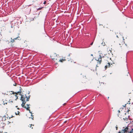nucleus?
Listing matches in <instances>:
<instances>
[{
	"mask_svg": "<svg viewBox=\"0 0 133 133\" xmlns=\"http://www.w3.org/2000/svg\"><path fill=\"white\" fill-rule=\"evenodd\" d=\"M8 94L7 95H11V97H14L15 98V99H18V97L19 95L21 96V99L22 101V103L21 104L22 107H24L25 106V104L26 102L28 101L30 99V96H27L26 94H21V91H18L17 92H15L12 91H9V92H8Z\"/></svg>",
	"mask_w": 133,
	"mask_h": 133,
	"instance_id": "obj_1",
	"label": "nucleus"
},
{
	"mask_svg": "<svg viewBox=\"0 0 133 133\" xmlns=\"http://www.w3.org/2000/svg\"><path fill=\"white\" fill-rule=\"evenodd\" d=\"M107 56H103V54L101 53H100V54L99 56H97L96 57L95 59L97 62V63L99 64H100L102 62V58H104V59L105 60L106 59Z\"/></svg>",
	"mask_w": 133,
	"mask_h": 133,
	"instance_id": "obj_2",
	"label": "nucleus"
},
{
	"mask_svg": "<svg viewBox=\"0 0 133 133\" xmlns=\"http://www.w3.org/2000/svg\"><path fill=\"white\" fill-rule=\"evenodd\" d=\"M30 105V104H27L26 105V106H24V107H22L23 108H25L26 109L29 111V112L31 114V116H32V112H31L30 110L29 109L30 107H29Z\"/></svg>",
	"mask_w": 133,
	"mask_h": 133,
	"instance_id": "obj_3",
	"label": "nucleus"
},
{
	"mask_svg": "<svg viewBox=\"0 0 133 133\" xmlns=\"http://www.w3.org/2000/svg\"><path fill=\"white\" fill-rule=\"evenodd\" d=\"M128 128V127H126L124 129H123L122 130L121 132L119 131L118 133H127Z\"/></svg>",
	"mask_w": 133,
	"mask_h": 133,
	"instance_id": "obj_4",
	"label": "nucleus"
},
{
	"mask_svg": "<svg viewBox=\"0 0 133 133\" xmlns=\"http://www.w3.org/2000/svg\"><path fill=\"white\" fill-rule=\"evenodd\" d=\"M5 125V124L3 123H0V130L4 129V127Z\"/></svg>",
	"mask_w": 133,
	"mask_h": 133,
	"instance_id": "obj_5",
	"label": "nucleus"
},
{
	"mask_svg": "<svg viewBox=\"0 0 133 133\" xmlns=\"http://www.w3.org/2000/svg\"><path fill=\"white\" fill-rule=\"evenodd\" d=\"M106 63H107L106 65H105V69H106L108 68H109L110 66V63L109 62H106Z\"/></svg>",
	"mask_w": 133,
	"mask_h": 133,
	"instance_id": "obj_6",
	"label": "nucleus"
},
{
	"mask_svg": "<svg viewBox=\"0 0 133 133\" xmlns=\"http://www.w3.org/2000/svg\"><path fill=\"white\" fill-rule=\"evenodd\" d=\"M105 55L106 56H107V59L105 60H106L108 62H109V61L110 60H111V58L109 56V55L107 54H106V55H104V56Z\"/></svg>",
	"mask_w": 133,
	"mask_h": 133,
	"instance_id": "obj_7",
	"label": "nucleus"
},
{
	"mask_svg": "<svg viewBox=\"0 0 133 133\" xmlns=\"http://www.w3.org/2000/svg\"><path fill=\"white\" fill-rule=\"evenodd\" d=\"M117 38H120L121 39H123V37H122V36L121 35L119 34L118 35H117Z\"/></svg>",
	"mask_w": 133,
	"mask_h": 133,
	"instance_id": "obj_8",
	"label": "nucleus"
},
{
	"mask_svg": "<svg viewBox=\"0 0 133 133\" xmlns=\"http://www.w3.org/2000/svg\"><path fill=\"white\" fill-rule=\"evenodd\" d=\"M8 103L10 105H12L14 103L12 100H10L8 102Z\"/></svg>",
	"mask_w": 133,
	"mask_h": 133,
	"instance_id": "obj_9",
	"label": "nucleus"
},
{
	"mask_svg": "<svg viewBox=\"0 0 133 133\" xmlns=\"http://www.w3.org/2000/svg\"><path fill=\"white\" fill-rule=\"evenodd\" d=\"M3 104L5 105V104H7L8 103V101L6 100H4L3 101Z\"/></svg>",
	"mask_w": 133,
	"mask_h": 133,
	"instance_id": "obj_10",
	"label": "nucleus"
},
{
	"mask_svg": "<svg viewBox=\"0 0 133 133\" xmlns=\"http://www.w3.org/2000/svg\"><path fill=\"white\" fill-rule=\"evenodd\" d=\"M65 60V59L63 58L60 59H59V61L60 62H63V61H64Z\"/></svg>",
	"mask_w": 133,
	"mask_h": 133,
	"instance_id": "obj_11",
	"label": "nucleus"
},
{
	"mask_svg": "<svg viewBox=\"0 0 133 133\" xmlns=\"http://www.w3.org/2000/svg\"><path fill=\"white\" fill-rule=\"evenodd\" d=\"M18 37H16V38H14V39H13V40H12V41H11V42L12 43H13L15 41V39H16Z\"/></svg>",
	"mask_w": 133,
	"mask_h": 133,
	"instance_id": "obj_12",
	"label": "nucleus"
},
{
	"mask_svg": "<svg viewBox=\"0 0 133 133\" xmlns=\"http://www.w3.org/2000/svg\"><path fill=\"white\" fill-rule=\"evenodd\" d=\"M53 56H56V55L55 54H54V55H53L52 56H51V57L52 59L54 60L55 59V58H54L53 57Z\"/></svg>",
	"mask_w": 133,
	"mask_h": 133,
	"instance_id": "obj_13",
	"label": "nucleus"
},
{
	"mask_svg": "<svg viewBox=\"0 0 133 133\" xmlns=\"http://www.w3.org/2000/svg\"><path fill=\"white\" fill-rule=\"evenodd\" d=\"M19 112L18 111H17V112H15L16 114V115H19Z\"/></svg>",
	"mask_w": 133,
	"mask_h": 133,
	"instance_id": "obj_14",
	"label": "nucleus"
},
{
	"mask_svg": "<svg viewBox=\"0 0 133 133\" xmlns=\"http://www.w3.org/2000/svg\"><path fill=\"white\" fill-rule=\"evenodd\" d=\"M17 84L16 83H15L13 84V85L14 86H16Z\"/></svg>",
	"mask_w": 133,
	"mask_h": 133,
	"instance_id": "obj_15",
	"label": "nucleus"
},
{
	"mask_svg": "<svg viewBox=\"0 0 133 133\" xmlns=\"http://www.w3.org/2000/svg\"><path fill=\"white\" fill-rule=\"evenodd\" d=\"M43 7H42V8H38V10H41L42 8Z\"/></svg>",
	"mask_w": 133,
	"mask_h": 133,
	"instance_id": "obj_16",
	"label": "nucleus"
},
{
	"mask_svg": "<svg viewBox=\"0 0 133 133\" xmlns=\"http://www.w3.org/2000/svg\"><path fill=\"white\" fill-rule=\"evenodd\" d=\"M46 1H44V2L43 3V4H46Z\"/></svg>",
	"mask_w": 133,
	"mask_h": 133,
	"instance_id": "obj_17",
	"label": "nucleus"
},
{
	"mask_svg": "<svg viewBox=\"0 0 133 133\" xmlns=\"http://www.w3.org/2000/svg\"><path fill=\"white\" fill-rule=\"evenodd\" d=\"M32 116V117H31V118H32V120H33L34 119V117H33V116Z\"/></svg>",
	"mask_w": 133,
	"mask_h": 133,
	"instance_id": "obj_18",
	"label": "nucleus"
},
{
	"mask_svg": "<svg viewBox=\"0 0 133 133\" xmlns=\"http://www.w3.org/2000/svg\"><path fill=\"white\" fill-rule=\"evenodd\" d=\"M0 133H3V131H2L1 130H0Z\"/></svg>",
	"mask_w": 133,
	"mask_h": 133,
	"instance_id": "obj_19",
	"label": "nucleus"
},
{
	"mask_svg": "<svg viewBox=\"0 0 133 133\" xmlns=\"http://www.w3.org/2000/svg\"><path fill=\"white\" fill-rule=\"evenodd\" d=\"M66 104V103H64V104H63V105H65Z\"/></svg>",
	"mask_w": 133,
	"mask_h": 133,
	"instance_id": "obj_20",
	"label": "nucleus"
},
{
	"mask_svg": "<svg viewBox=\"0 0 133 133\" xmlns=\"http://www.w3.org/2000/svg\"><path fill=\"white\" fill-rule=\"evenodd\" d=\"M93 44V42H92L90 44L91 45H92Z\"/></svg>",
	"mask_w": 133,
	"mask_h": 133,
	"instance_id": "obj_21",
	"label": "nucleus"
},
{
	"mask_svg": "<svg viewBox=\"0 0 133 133\" xmlns=\"http://www.w3.org/2000/svg\"><path fill=\"white\" fill-rule=\"evenodd\" d=\"M9 122V123H8V124H10V123H11L10 122Z\"/></svg>",
	"mask_w": 133,
	"mask_h": 133,
	"instance_id": "obj_22",
	"label": "nucleus"
},
{
	"mask_svg": "<svg viewBox=\"0 0 133 133\" xmlns=\"http://www.w3.org/2000/svg\"><path fill=\"white\" fill-rule=\"evenodd\" d=\"M116 129L117 130V128H118V127H116Z\"/></svg>",
	"mask_w": 133,
	"mask_h": 133,
	"instance_id": "obj_23",
	"label": "nucleus"
},
{
	"mask_svg": "<svg viewBox=\"0 0 133 133\" xmlns=\"http://www.w3.org/2000/svg\"><path fill=\"white\" fill-rule=\"evenodd\" d=\"M96 66V67H98V65H97Z\"/></svg>",
	"mask_w": 133,
	"mask_h": 133,
	"instance_id": "obj_24",
	"label": "nucleus"
},
{
	"mask_svg": "<svg viewBox=\"0 0 133 133\" xmlns=\"http://www.w3.org/2000/svg\"><path fill=\"white\" fill-rule=\"evenodd\" d=\"M3 133H7V132H3Z\"/></svg>",
	"mask_w": 133,
	"mask_h": 133,
	"instance_id": "obj_25",
	"label": "nucleus"
},
{
	"mask_svg": "<svg viewBox=\"0 0 133 133\" xmlns=\"http://www.w3.org/2000/svg\"><path fill=\"white\" fill-rule=\"evenodd\" d=\"M126 105V104H125L124 106V107H125Z\"/></svg>",
	"mask_w": 133,
	"mask_h": 133,
	"instance_id": "obj_26",
	"label": "nucleus"
},
{
	"mask_svg": "<svg viewBox=\"0 0 133 133\" xmlns=\"http://www.w3.org/2000/svg\"><path fill=\"white\" fill-rule=\"evenodd\" d=\"M66 121H65V122H64V123H66Z\"/></svg>",
	"mask_w": 133,
	"mask_h": 133,
	"instance_id": "obj_27",
	"label": "nucleus"
},
{
	"mask_svg": "<svg viewBox=\"0 0 133 133\" xmlns=\"http://www.w3.org/2000/svg\"><path fill=\"white\" fill-rule=\"evenodd\" d=\"M110 52H111V51L110 50Z\"/></svg>",
	"mask_w": 133,
	"mask_h": 133,
	"instance_id": "obj_28",
	"label": "nucleus"
},
{
	"mask_svg": "<svg viewBox=\"0 0 133 133\" xmlns=\"http://www.w3.org/2000/svg\"><path fill=\"white\" fill-rule=\"evenodd\" d=\"M108 99H109V97H108Z\"/></svg>",
	"mask_w": 133,
	"mask_h": 133,
	"instance_id": "obj_29",
	"label": "nucleus"
},
{
	"mask_svg": "<svg viewBox=\"0 0 133 133\" xmlns=\"http://www.w3.org/2000/svg\"><path fill=\"white\" fill-rule=\"evenodd\" d=\"M32 128V129H33V128H32H32Z\"/></svg>",
	"mask_w": 133,
	"mask_h": 133,
	"instance_id": "obj_30",
	"label": "nucleus"
}]
</instances>
